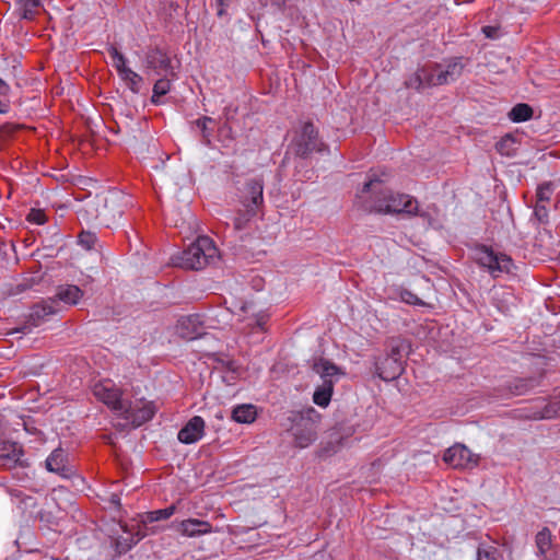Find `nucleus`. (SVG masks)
Here are the masks:
<instances>
[{
	"instance_id": "obj_28",
	"label": "nucleus",
	"mask_w": 560,
	"mask_h": 560,
	"mask_svg": "<svg viewBox=\"0 0 560 560\" xmlns=\"http://www.w3.org/2000/svg\"><path fill=\"white\" fill-rule=\"evenodd\" d=\"M535 542L537 546L538 555L545 556L552 545V536L550 529L548 527H544L541 530H539L536 535Z\"/></svg>"
},
{
	"instance_id": "obj_11",
	"label": "nucleus",
	"mask_w": 560,
	"mask_h": 560,
	"mask_svg": "<svg viewBox=\"0 0 560 560\" xmlns=\"http://www.w3.org/2000/svg\"><path fill=\"white\" fill-rule=\"evenodd\" d=\"M177 334L186 340H195L205 334L203 320L200 314L182 317L177 324Z\"/></svg>"
},
{
	"instance_id": "obj_53",
	"label": "nucleus",
	"mask_w": 560,
	"mask_h": 560,
	"mask_svg": "<svg viewBox=\"0 0 560 560\" xmlns=\"http://www.w3.org/2000/svg\"><path fill=\"white\" fill-rule=\"evenodd\" d=\"M218 5L220 7L219 11H218V14L219 15H222L223 14V7L228 4V1L229 0H215Z\"/></svg>"
},
{
	"instance_id": "obj_51",
	"label": "nucleus",
	"mask_w": 560,
	"mask_h": 560,
	"mask_svg": "<svg viewBox=\"0 0 560 560\" xmlns=\"http://www.w3.org/2000/svg\"><path fill=\"white\" fill-rule=\"evenodd\" d=\"M108 51H109V55H110V57H112L113 61H114V60H118V58H119V57H125V56H124L121 52H119V51L117 50V48H115V47H110Z\"/></svg>"
},
{
	"instance_id": "obj_32",
	"label": "nucleus",
	"mask_w": 560,
	"mask_h": 560,
	"mask_svg": "<svg viewBox=\"0 0 560 560\" xmlns=\"http://www.w3.org/2000/svg\"><path fill=\"white\" fill-rule=\"evenodd\" d=\"M170 90H171L170 80L166 77L159 79L153 85V94L151 97V102L154 104H159V97L167 94L170 92Z\"/></svg>"
},
{
	"instance_id": "obj_36",
	"label": "nucleus",
	"mask_w": 560,
	"mask_h": 560,
	"mask_svg": "<svg viewBox=\"0 0 560 560\" xmlns=\"http://www.w3.org/2000/svg\"><path fill=\"white\" fill-rule=\"evenodd\" d=\"M408 347L409 346L404 340H392L389 353L385 359L401 361V352L405 351Z\"/></svg>"
},
{
	"instance_id": "obj_17",
	"label": "nucleus",
	"mask_w": 560,
	"mask_h": 560,
	"mask_svg": "<svg viewBox=\"0 0 560 560\" xmlns=\"http://www.w3.org/2000/svg\"><path fill=\"white\" fill-rule=\"evenodd\" d=\"M59 312V307L55 305V302L49 298L40 303L35 304L28 315V322L33 326H39L44 323L48 316Z\"/></svg>"
},
{
	"instance_id": "obj_4",
	"label": "nucleus",
	"mask_w": 560,
	"mask_h": 560,
	"mask_svg": "<svg viewBox=\"0 0 560 560\" xmlns=\"http://www.w3.org/2000/svg\"><path fill=\"white\" fill-rule=\"evenodd\" d=\"M314 409H308L306 415L293 413L289 419L293 422L291 427L295 446L305 448L317 439V419Z\"/></svg>"
},
{
	"instance_id": "obj_22",
	"label": "nucleus",
	"mask_w": 560,
	"mask_h": 560,
	"mask_svg": "<svg viewBox=\"0 0 560 560\" xmlns=\"http://www.w3.org/2000/svg\"><path fill=\"white\" fill-rule=\"evenodd\" d=\"M560 416V393L534 412L535 419H552Z\"/></svg>"
},
{
	"instance_id": "obj_33",
	"label": "nucleus",
	"mask_w": 560,
	"mask_h": 560,
	"mask_svg": "<svg viewBox=\"0 0 560 560\" xmlns=\"http://www.w3.org/2000/svg\"><path fill=\"white\" fill-rule=\"evenodd\" d=\"M555 186L551 182H545L538 186L536 191V203L547 205L553 194Z\"/></svg>"
},
{
	"instance_id": "obj_54",
	"label": "nucleus",
	"mask_w": 560,
	"mask_h": 560,
	"mask_svg": "<svg viewBox=\"0 0 560 560\" xmlns=\"http://www.w3.org/2000/svg\"><path fill=\"white\" fill-rule=\"evenodd\" d=\"M112 503H114V504H117V505H118V504L120 503V499H119V497H118V495H116V494H113V495H112Z\"/></svg>"
},
{
	"instance_id": "obj_18",
	"label": "nucleus",
	"mask_w": 560,
	"mask_h": 560,
	"mask_svg": "<svg viewBox=\"0 0 560 560\" xmlns=\"http://www.w3.org/2000/svg\"><path fill=\"white\" fill-rule=\"evenodd\" d=\"M402 362L394 359H383L375 364L376 375L385 381L390 382L397 378L402 372Z\"/></svg>"
},
{
	"instance_id": "obj_15",
	"label": "nucleus",
	"mask_w": 560,
	"mask_h": 560,
	"mask_svg": "<svg viewBox=\"0 0 560 560\" xmlns=\"http://www.w3.org/2000/svg\"><path fill=\"white\" fill-rule=\"evenodd\" d=\"M147 68L153 70L156 74L165 77L173 73L170 57L161 49L154 48L145 55Z\"/></svg>"
},
{
	"instance_id": "obj_20",
	"label": "nucleus",
	"mask_w": 560,
	"mask_h": 560,
	"mask_svg": "<svg viewBox=\"0 0 560 560\" xmlns=\"http://www.w3.org/2000/svg\"><path fill=\"white\" fill-rule=\"evenodd\" d=\"M256 417V407L250 404L238 405L231 412L232 420L237 423H252Z\"/></svg>"
},
{
	"instance_id": "obj_38",
	"label": "nucleus",
	"mask_w": 560,
	"mask_h": 560,
	"mask_svg": "<svg viewBox=\"0 0 560 560\" xmlns=\"http://www.w3.org/2000/svg\"><path fill=\"white\" fill-rule=\"evenodd\" d=\"M477 560H498V550L492 546H479Z\"/></svg>"
},
{
	"instance_id": "obj_41",
	"label": "nucleus",
	"mask_w": 560,
	"mask_h": 560,
	"mask_svg": "<svg viewBox=\"0 0 560 560\" xmlns=\"http://www.w3.org/2000/svg\"><path fill=\"white\" fill-rule=\"evenodd\" d=\"M27 221L31 223L42 225L47 221V217L43 210L32 209L27 214Z\"/></svg>"
},
{
	"instance_id": "obj_7",
	"label": "nucleus",
	"mask_w": 560,
	"mask_h": 560,
	"mask_svg": "<svg viewBox=\"0 0 560 560\" xmlns=\"http://www.w3.org/2000/svg\"><path fill=\"white\" fill-rule=\"evenodd\" d=\"M240 201L248 209L249 215H256L264 205V182L261 178H249L240 190Z\"/></svg>"
},
{
	"instance_id": "obj_10",
	"label": "nucleus",
	"mask_w": 560,
	"mask_h": 560,
	"mask_svg": "<svg viewBox=\"0 0 560 560\" xmlns=\"http://www.w3.org/2000/svg\"><path fill=\"white\" fill-rule=\"evenodd\" d=\"M125 407L127 410L121 411L120 416L129 421L133 428L142 425L155 415V408L152 402H145L139 406L127 401Z\"/></svg>"
},
{
	"instance_id": "obj_1",
	"label": "nucleus",
	"mask_w": 560,
	"mask_h": 560,
	"mask_svg": "<svg viewBox=\"0 0 560 560\" xmlns=\"http://www.w3.org/2000/svg\"><path fill=\"white\" fill-rule=\"evenodd\" d=\"M357 206L366 213L418 214V201L413 197L383 187L377 178L364 183L357 195Z\"/></svg>"
},
{
	"instance_id": "obj_40",
	"label": "nucleus",
	"mask_w": 560,
	"mask_h": 560,
	"mask_svg": "<svg viewBox=\"0 0 560 560\" xmlns=\"http://www.w3.org/2000/svg\"><path fill=\"white\" fill-rule=\"evenodd\" d=\"M407 88L421 90L425 88L424 81L422 80V71H418L406 81Z\"/></svg>"
},
{
	"instance_id": "obj_30",
	"label": "nucleus",
	"mask_w": 560,
	"mask_h": 560,
	"mask_svg": "<svg viewBox=\"0 0 560 560\" xmlns=\"http://www.w3.org/2000/svg\"><path fill=\"white\" fill-rule=\"evenodd\" d=\"M214 122V119L209 116L198 118L195 124L200 129L202 136V143L207 147L211 145L212 130L208 128V124Z\"/></svg>"
},
{
	"instance_id": "obj_26",
	"label": "nucleus",
	"mask_w": 560,
	"mask_h": 560,
	"mask_svg": "<svg viewBox=\"0 0 560 560\" xmlns=\"http://www.w3.org/2000/svg\"><path fill=\"white\" fill-rule=\"evenodd\" d=\"M533 116V108L525 103L516 104L509 113V118L513 122L526 121Z\"/></svg>"
},
{
	"instance_id": "obj_6",
	"label": "nucleus",
	"mask_w": 560,
	"mask_h": 560,
	"mask_svg": "<svg viewBox=\"0 0 560 560\" xmlns=\"http://www.w3.org/2000/svg\"><path fill=\"white\" fill-rule=\"evenodd\" d=\"M475 260L488 269L494 278L503 273H511L514 267L513 260L505 254L495 253L492 248L480 245L475 249Z\"/></svg>"
},
{
	"instance_id": "obj_3",
	"label": "nucleus",
	"mask_w": 560,
	"mask_h": 560,
	"mask_svg": "<svg viewBox=\"0 0 560 560\" xmlns=\"http://www.w3.org/2000/svg\"><path fill=\"white\" fill-rule=\"evenodd\" d=\"M312 369L322 380V384L314 392L313 401L319 407H327L330 402L335 384L345 373L335 363L323 358L314 361Z\"/></svg>"
},
{
	"instance_id": "obj_43",
	"label": "nucleus",
	"mask_w": 560,
	"mask_h": 560,
	"mask_svg": "<svg viewBox=\"0 0 560 560\" xmlns=\"http://www.w3.org/2000/svg\"><path fill=\"white\" fill-rule=\"evenodd\" d=\"M401 300L410 305H424V302L418 298L415 293L408 290H404L400 294Z\"/></svg>"
},
{
	"instance_id": "obj_35",
	"label": "nucleus",
	"mask_w": 560,
	"mask_h": 560,
	"mask_svg": "<svg viewBox=\"0 0 560 560\" xmlns=\"http://www.w3.org/2000/svg\"><path fill=\"white\" fill-rule=\"evenodd\" d=\"M97 236L94 232L91 231H82L78 235V243L86 250H91L95 247L97 243Z\"/></svg>"
},
{
	"instance_id": "obj_45",
	"label": "nucleus",
	"mask_w": 560,
	"mask_h": 560,
	"mask_svg": "<svg viewBox=\"0 0 560 560\" xmlns=\"http://www.w3.org/2000/svg\"><path fill=\"white\" fill-rule=\"evenodd\" d=\"M237 112V107L226 106L223 109V116L225 118V121L230 124V121L234 118V115Z\"/></svg>"
},
{
	"instance_id": "obj_39",
	"label": "nucleus",
	"mask_w": 560,
	"mask_h": 560,
	"mask_svg": "<svg viewBox=\"0 0 560 560\" xmlns=\"http://www.w3.org/2000/svg\"><path fill=\"white\" fill-rule=\"evenodd\" d=\"M533 215L539 224H547L549 222L547 205L535 203Z\"/></svg>"
},
{
	"instance_id": "obj_19",
	"label": "nucleus",
	"mask_w": 560,
	"mask_h": 560,
	"mask_svg": "<svg viewBox=\"0 0 560 560\" xmlns=\"http://www.w3.org/2000/svg\"><path fill=\"white\" fill-rule=\"evenodd\" d=\"M67 455L62 448H56L46 459V468L60 475L61 477L68 478L71 475V468L66 465Z\"/></svg>"
},
{
	"instance_id": "obj_56",
	"label": "nucleus",
	"mask_w": 560,
	"mask_h": 560,
	"mask_svg": "<svg viewBox=\"0 0 560 560\" xmlns=\"http://www.w3.org/2000/svg\"><path fill=\"white\" fill-rule=\"evenodd\" d=\"M24 329H26V327H23V328H21V329H18L16 331H18V332H21V331H24Z\"/></svg>"
},
{
	"instance_id": "obj_2",
	"label": "nucleus",
	"mask_w": 560,
	"mask_h": 560,
	"mask_svg": "<svg viewBox=\"0 0 560 560\" xmlns=\"http://www.w3.org/2000/svg\"><path fill=\"white\" fill-rule=\"evenodd\" d=\"M219 257L218 248L208 236H199L184 250L172 256V264L176 267L200 270L213 264Z\"/></svg>"
},
{
	"instance_id": "obj_8",
	"label": "nucleus",
	"mask_w": 560,
	"mask_h": 560,
	"mask_svg": "<svg viewBox=\"0 0 560 560\" xmlns=\"http://www.w3.org/2000/svg\"><path fill=\"white\" fill-rule=\"evenodd\" d=\"M479 455L472 453L464 444H455L448 447L443 455L446 464L454 468L471 469L478 465Z\"/></svg>"
},
{
	"instance_id": "obj_25",
	"label": "nucleus",
	"mask_w": 560,
	"mask_h": 560,
	"mask_svg": "<svg viewBox=\"0 0 560 560\" xmlns=\"http://www.w3.org/2000/svg\"><path fill=\"white\" fill-rule=\"evenodd\" d=\"M463 68L464 67L463 63L460 62V59L448 62L445 69H443V67L441 66L440 78L442 79L440 80V82H444V84H446L451 81H454L462 74Z\"/></svg>"
},
{
	"instance_id": "obj_21",
	"label": "nucleus",
	"mask_w": 560,
	"mask_h": 560,
	"mask_svg": "<svg viewBox=\"0 0 560 560\" xmlns=\"http://www.w3.org/2000/svg\"><path fill=\"white\" fill-rule=\"evenodd\" d=\"M19 11L21 18L33 21L44 10L43 0H19Z\"/></svg>"
},
{
	"instance_id": "obj_34",
	"label": "nucleus",
	"mask_w": 560,
	"mask_h": 560,
	"mask_svg": "<svg viewBox=\"0 0 560 560\" xmlns=\"http://www.w3.org/2000/svg\"><path fill=\"white\" fill-rule=\"evenodd\" d=\"M175 510H176L175 505H170L165 509L148 512L145 520L143 522L144 523H147V522L153 523V522H158V521H162V520H167L174 514Z\"/></svg>"
},
{
	"instance_id": "obj_14",
	"label": "nucleus",
	"mask_w": 560,
	"mask_h": 560,
	"mask_svg": "<svg viewBox=\"0 0 560 560\" xmlns=\"http://www.w3.org/2000/svg\"><path fill=\"white\" fill-rule=\"evenodd\" d=\"M205 420L199 417H192L179 431L177 439L184 444H192L203 436Z\"/></svg>"
},
{
	"instance_id": "obj_29",
	"label": "nucleus",
	"mask_w": 560,
	"mask_h": 560,
	"mask_svg": "<svg viewBox=\"0 0 560 560\" xmlns=\"http://www.w3.org/2000/svg\"><path fill=\"white\" fill-rule=\"evenodd\" d=\"M119 77L133 93L140 92V88H141V83L143 82V79L137 72H135L130 68L122 69L121 74H119Z\"/></svg>"
},
{
	"instance_id": "obj_46",
	"label": "nucleus",
	"mask_w": 560,
	"mask_h": 560,
	"mask_svg": "<svg viewBox=\"0 0 560 560\" xmlns=\"http://www.w3.org/2000/svg\"><path fill=\"white\" fill-rule=\"evenodd\" d=\"M118 74H121V70L122 69H129L127 66H126V58L125 57H119L118 60H114L113 61Z\"/></svg>"
},
{
	"instance_id": "obj_16",
	"label": "nucleus",
	"mask_w": 560,
	"mask_h": 560,
	"mask_svg": "<svg viewBox=\"0 0 560 560\" xmlns=\"http://www.w3.org/2000/svg\"><path fill=\"white\" fill-rule=\"evenodd\" d=\"M83 291L74 284H61L56 289V293L50 298L57 307L62 302L66 305H77L83 296Z\"/></svg>"
},
{
	"instance_id": "obj_55",
	"label": "nucleus",
	"mask_w": 560,
	"mask_h": 560,
	"mask_svg": "<svg viewBox=\"0 0 560 560\" xmlns=\"http://www.w3.org/2000/svg\"><path fill=\"white\" fill-rule=\"evenodd\" d=\"M241 310L243 312H246L247 311V304L246 303H243L242 306H241Z\"/></svg>"
},
{
	"instance_id": "obj_31",
	"label": "nucleus",
	"mask_w": 560,
	"mask_h": 560,
	"mask_svg": "<svg viewBox=\"0 0 560 560\" xmlns=\"http://www.w3.org/2000/svg\"><path fill=\"white\" fill-rule=\"evenodd\" d=\"M515 139L511 135H505L495 144L497 151L502 155H512L515 152Z\"/></svg>"
},
{
	"instance_id": "obj_37",
	"label": "nucleus",
	"mask_w": 560,
	"mask_h": 560,
	"mask_svg": "<svg viewBox=\"0 0 560 560\" xmlns=\"http://www.w3.org/2000/svg\"><path fill=\"white\" fill-rule=\"evenodd\" d=\"M218 138L224 145H228L225 142H231L234 140V132L231 125L228 121H224L218 129Z\"/></svg>"
},
{
	"instance_id": "obj_13",
	"label": "nucleus",
	"mask_w": 560,
	"mask_h": 560,
	"mask_svg": "<svg viewBox=\"0 0 560 560\" xmlns=\"http://www.w3.org/2000/svg\"><path fill=\"white\" fill-rule=\"evenodd\" d=\"M124 213L120 205V197L118 195H112L104 199L103 207L97 209L96 218L101 223L109 226Z\"/></svg>"
},
{
	"instance_id": "obj_48",
	"label": "nucleus",
	"mask_w": 560,
	"mask_h": 560,
	"mask_svg": "<svg viewBox=\"0 0 560 560\" xmlns=\"http://www.w3.org/2000/svg\"><path fill=\"white\" fill-rule=\"evenodd\" d=\"M267 316L266 315H259L256 318L255 325L259 327L260 329H264L266 323H267Z\"/></svg>"
},
{
	"instance_id": "obj_9",
	"label": "nucleus",
	"mask_w": 560,
	"mask_h": 560,
	"mask_svg": "<svg viewBox=\"0 0 560 560\" xmlns=\"http://www.w3.org/2000/svg\"><path fill=\"white\" fill-rule=\"evenodd\" d=\"M93 393L95 397L107 405L110 409L118 412L126 411L128 400L122 399V393L114 384L98 383L94 386Z\"/></svg>"
},
{
	"instance_id": "obj_23",
	"label": "nucleus",
	"mask_w": 560,
	"mask_h": 560,
	"mask_svg": "<svg viewBox=\"0 0 560 560\" xmlns=\"http://www.w3.org/2000/svg\"><path fill=\"white\" fill-rule=\"evenodd\" d=\"M210 524L205 521L189 518L182 522V532L187 536H197L210 532Z\"/></svg>"
},
{
	"instance_id": "obj_49",
	"label": "nucleus",
	"mask_w": 560,
	"mask_h": 560,
	"mask_svg": "<svg viewBox=\"0 0 560 560\" xmlns=\"http://www.w3.org/2000/svg\"><path fill=\"white\" fill-rule=\"evenodd\" d=\"M270 2L278 10L283 11L285 8L287 0H270Z\"/></svg>"
},
{
	"instance_id": "obj_44",
	"label": "nucleus",
	"mask_w": 560,
	"mask_h": 560,
	"mask_svg": "<svg viewBox=\"0 0 560 560\" xmlns=\"http://www.w3.org/2000/svg\"><path fill=\"white\" fill-rule=\"evenodd\" d=\"M482 33L487 38L498 39L501 36L499 26L487 25L481 28Z\"/></svg>"
},
{
	"instance_id": "obj_12",
	"label": "nucleus",
	"mask_w": 560,
	"mask_h": 560,
	"mask_svg": "<svg viewBox=\"0 0 560 560\" xmlns=\"http://www.w3.org/2000/svg\"><path fill=\"white\" fill-rule=\"evenodd\" d=\"M24 451L16 442H3L1 445L0 465L13 468L16 466L27 467L28 463L23 458Z\"/></svg>"
},
{
	"instance_id": "obj_50",
	"label": "nucleus",
	"mask_w": 560,
	"mask_h": 560,
	"mask_svg": "<svg viewBox=\"0 0 560 560\" xmlns=\"http://www.w3.org/2000/svg\"><path fill=\"white\" fill-rule=\"evenodd\" d=\"M108 51H109V55H110V57H112L113 61H114V60H118V58H119V57H125V56H124L121 52H119V51L117 50V48H115V47H110Z\"/></svg>"
},
{
	"instance_id": "obj_5",
	"label": "nucleus",
	"mask_w": 560,
	"mask_h": 560,
	"mask_svg": "<svg viewBox=\"0 0 560 560\" xmlns=\"http://www.w3.org/2000/svg\"><path fill=\"white\" fill-rule=\"evenodd\" d=\"M293 153L302 159L308 158L313 152L322 153L327 150V145L320 141L318 131L312 121L303 124L300 131L295 133L291 142Z\"/></svg>"
},
{
	"instance_id": "obj_47",
	"label": "nucleus",
	"mask_w": 560,
	"mask_h": 560,
	"mask_svg": "<svg viewBox=\"0 0 560 560\" xmlns=\"http://www.w3.org/2000/svg\"><path fill=\"white\" fill-rule=\"evenodd\" d=\"M11 92L10 85L0 78V96H8Z\"/></svg>"
},
{
	"instance_id": "obj_24",
	"label": "nucleus",
	"mask_w": 560,
	"mask_h": 560,
	"mask_svg": "<svg viewBox=\"0 0 560 560\" xmlns=\"http://www.w3.org/2000/svg\"><path fill=\"white\" fill-rule=\"evenodd\" d=\"M420 71H422V80L424 81L425 88L444 84V82H440L442 79L440 78L441 65L432 63L424 66L420 68Z\"/></svg>"
},
{
	"instance_id": "obj_52",
	"label": "nucleus",
	"mask_w": 560,
	"mask_h": 560,
	"mask_svg": "<svg viewBox=\"0 0 560 560\" xmlns=\"http://www.w3.org/2000/svg\"><path fill=\"white\" fill-rule=\"evenodd\" d=\"M222 363L226 366L228 370L235 372L236 366L233 360L222 361Z\"/></svg>"
},
{
	"instance_id": "obj_42",
	"label": "nucleus",
	"mask_w": 560,
	"mask_h": 560,
	"mask_svg": "<svg viewBox=\"0 0 560 560\" xmlns=\"http://www.w3.org/2000/svg\"><path fill=\"white\" fill-rule=\"evenodd\" d=\"M254 215H249L248 209L245 208L243 212H240L237 217L234 219V228L235 230H243L247 222L253 218Z\"/></svg>"
},
{
	"instance_id": "obj_27",
	"label": "nucleus",
	"mask_w": 560,
	"mask_h": 560,
	"mask_svg": "<svg viewBox=\"0 0 560 560\" xmlns=\"http://www.w3.org/2000/svg\"><path fill=\"white\" fill-rule=\"evenodd\" d=\"M539 385V380L535 377L529 378H517L515 380L512 385L510 386V389L512 394L514 395H524L532 388Z\"/></svg>"
}]
</instances>
